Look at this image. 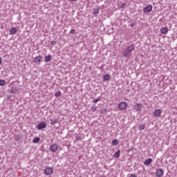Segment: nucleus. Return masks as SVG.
Wrapping results in <instances>:
<instances>
[{
    "label": "nucleus",
    "mask_w": 177,
    "mask_h": 177,
    "mask_svg": "<svg viewBox=\"0 0 177 177\" xmlns=\"http://www.w3.org/2000/svg\"><path fill=\"white\" fill-rule=\"evenodd\" d=\"M161 113L160 109H156L153 112V115L155 117H160L161 115Z\"/></svg>",
    "instance_id": "nucleus-9"
},
{
    "label": "nucleus",
    "mask_w": 177,
    "mask_h": 177,
    "mask_svg": "<svg viewBox=\"0 0 177 177\" xmlns=\"http://www.w3.org/2000/svg\"><path fill=\"white\" fill-rule=\"evenodd\" d=\"M164 175V170L162 169H158L156 171V176L157 177H162Z\"/></svg>",
    "instance_id": "nucleus-7"
},
{
    "label": "nucleus",
    "mask_w": 177,
    "mask_h": 177,
    "mask_svg": "<svg viewBox=\"0 0 177 177\" xmlns=\"http://www.w3.org/2000/svg\"><path fill=\"white\" fill-rule=\"evenodd\" d=\"M125 6H127V4L125 3H123L121 4L120 8V9H124V8H125Z\"/></svg>",
    "instance_id": "nucleus-24"
},
{
    "label": "nucleus",
    "mask_w": 177,
    "mask_h": 177,
    "mask_svg": "<svg viewBox=\"0 0 177 177\" xmlns=\"http://www.w3.org/2000/svg\"><path fill=\"white\" fill-rule=\"evenodd\" d=\"M161 34L166 35L168 34V28L167 27H162L160 29Z\"/></svg>",
    "instance_id": "nucleus-10"
},
{
    "label": "nucleus",
    "mask_w": 177,
    "mask_h": 177,
    "mask_svg": "<svg viewBox=\"0 0 177 177\" xmlns=\"http://www.w3.org/2000/svg\"><path fill=\"white\" fill-rule=\"evenodd\" d=\"M37 128L39 129V131H41V129H45V128H46V122H41L39 123L37 126Z\"/></svg>",
    "instance_id": "nucleus-3"
},
{
    "label": "nucleus",
    "mask_w": 177,
    "mask_h": 177,
    "mask_svg": "<svg viewBox=\"0 0 177 177\" xmlns=\"http://www.w3.org/2000/svg\"><path fill=\"white\" fill-rule=\"evenodd\" d=\"M142 107H143V104H136L134 106V109L136 110V111H140V110H142Z\"/></svg>",
    "instance_id": "nucleus-8"
},
{
    "label": "nucleus",
    "mask_w": 177,
    "mask_h": 177,
    "mask_svg": "<svg viewBox=\"0 0 177 177\" xmlns=\"http://www.w3.org/2000/svg\"><path fill=\"white\" fill-rule=\"evenodd\" d=\"M129 177H138L135 174H131Z\"/></svg>",
    "instance_id": "nucleus-29"
},
{
    "label": "nucleus",
    "mask_w": 177,
    "mask_h": 177,
    "mask_svg": "<svg viewBox=\"0 0 177 177\" xmlns=\"http://www.w3.org/2000/svg\"><path fill=\"white\" fill-rule=\"evenodd\" d=\"M42 60V57L41 55L37 56L35 58V63H39Z\"/></svg>",
    "instance_id": "nucleus-14"
},
{
    "label": "nucleus",
    "mask_w": 177,
    "mask_h": 177,
    "mask_svg": "<svg viewBox=\"0 0 177 177\" xmlns=\"http://www.w3.org/2000/svg\"><path fill=\"white\" fill-rule=\"evenodd\" d=\"M82 139V137L78 136H76V140H77V142L80 141V140H81Z\"/></svg>",
    "instance_id": "nucleus-26"
},
{
    "label": "nucleus",
    "mask_w": 177,
    "mask_h": 177,
    "mask_svg": "<svg viewBox=\"0 0 177 177\" xmlns=\"http://www.w3.org/2000/svg\"><path fill=\"white\" fill-rule=\"evenodd\" d=\"M118 109H120V110H125V109H127V102H122L119 103Z\"/></svg>",
    "instance_id": "nucleus-5"
},
{
    "label": "nucleus",
    "mask_w": 177,
    "mask_h": 177,
    "mask_svg": "<svg viewBox=\"0 0 177 177\" xmlns=\"http://www.w3.org/2000/svg\"><path fill=\"white\" fill-rule=\"evenodd\" d=\"M17 32V29L13 27L10 30V35H15Z\"/></svg>",
    "instance_id": "nucleus-11"
},
{
    "label": "nucleus",
    "mask_w": 177,
    "mask_h": 177,
    "mask_svg": "<svg viewBox=\"0 0 177 177\" xmlns=\"http://www.w3.org/2000/svg\"><path fill=\"white\" fill-rule=\"evenodd\" d=\"M50 151L52 153H56L57 150L59 149V145L56 144H53L50 146Z\"/></svg>",
    "instance_id": "nucleus-2"
},
{
    "label": "nucleus",
    "mask_w": 177,
    "mask_h": 177,
    "mask_svg": "<svg viewBox=\"0 0 177 177\" xmlns=\"http://www.w3.org/2000/svg\"><path fill=\"white\" fill-rule=\"evenodd\" d=\"M114 157L115 158H118L120 157V150L115 153Z\"/></svg>",
    "instance_id": "nucleus-22"
},
{
    "label": "nucleus",
    "mask_w": 177,
    "mask_h": 177,
    "mask_svg": "<svg viewBox=\"0 0 177 177\" xmlns=\"http://www.w3.org/2000/svg\"><path fill=\"white\" fill-rule=\"evenodd\" d=\"M56 44H57V41H52L50 42V45H52V46L56 45Z\"/></svg>",
    "instance_id": "nucleus-27"
},
{
    "label": "nucleus",
    "mask_w": 177,
    "mask_h": 177,
    "mask_svg": "<svg viewBox=\"0 0 177 177\" xmlns=\"http://www.w3.org/2000/svg\"><path fill=\"white\" fill-rule=\"evenodd\" d=\"M100 177H106L105 176H101Z\"/></svg>",
    "instance_id": "nucleus-34"
},
{
    "label": "nucleus",
    "mask_w": 177,
    "mask_h": 177,
    "mask_svg": "<svg viewBox=\"0 0 177 177\" xmlns=\"http://www.w3.org/2000/svg\"><path fill=\"white\" fill-rule=\"evenodd\" d=\"M153 162V159L148 158L144 162V165L148 166L149 164H151Z\"/></svg>",
    "instance_id": "nucleus-13"
},
{
    "label": "nucleus",
    "mask_w": 177,
    "mask_h": 177,
    "mask_svg": "<svg viewBox=\"0 0 177 177\" xmlns=\"http://www.w3.org/2000/svg\"><path fill=\"white\" fill-rule=\"evenodd\" d=\"M44 174L45 175H47V176L52 175V174H53V168L52 167L46 168L44 170Z\"/></svg>",
    "instance_id": "nucleus-4"
},
{
    "label": "nucleus",
    "mask_w": 177,
    "mask_h": 177,
    "mask_svg": "<svg viewBox=\"0 0 177 177\" xmlns=\"http://www.w3.org/2000/svg\"><path fill=\"white\" fill-rule=\"evenodd\" d=\"M71 2H75V1H77V0H70Z\"/></svg>",
    "instance_id": "nucleus-33"
},
{
    "label": "nucleus",
    "mask_w": 177,
    "mask_h": 177,
    "mask_svg": "<svg viewBox=\"0 0 177 177\" xmlns=\"http://www.w3.org/2000/svg\"><path fill=\"white\" fill-rule=\"evenodd\" d=\"M39 140H41V139L39 138V137H36L33 139L32 142L33 143H39Z\"/></svg>",
    "instance_id": "nucleus-17"
},
{
    "label": "nucleus",
    "mask_w": 177,
    "mask_h": 177,
    "mask_svg": "<svg viewBox=\"0 0 177 177\" xmlns=\"http://www.w3.org/2000/svg\"><path fill=\"white\" fill-rule=\"evenodd\" d=\"M131 27H135V23L131 24Z\"/></svg>",
    "instance_id": "nucleus-31"
},
{
    "label": "nucleus",
    "mask_w": 177,
    "mask_h": 177,
    "mask_svg": "<svg viewBox=\"0 0 177 177\" xmlns=\"http://www.w3.org/2000/svg\"><path fill=\"white\" fill-rule=\"evenodd\" d=\"M99 12H100V7L94 9L93 11V15H96L99 13Z\"/></svg>",
    "instance_id": "nucleus-16"
},
{
    "label": "nucleus",
    "mask_w": 177,
    "mask_h": 177,
    "mask_svg": "<svg viewBox=\"0 0 177 177\" xmlns=\"http://www.w3.org/2000/svg\"><path fill=\"white\" fill-rule=\"evenodd\" d=\"M5 85V80H0V86H3Z\"/></svg>",
    "instance_id": "nucleus-25"
},
{
    "label": "nucleus",
    "mask_w": 177,
    "mask_h": 177,
    "mask_svg": "<svg viewBox=\"0 0 177 177\" xmlns=\"http://www.w3.org/2000/svg\"><path fill=\"white\" fill-rule=\"evenodd\" d=\"M55 96L56 97H59V96H62V92L60 91H58L57 92L55 93Z\"/></svg>",
    "instance_id": "nucleus-21"
},
{
    "label": "nucleus",
    "mask_w": 177,
    "mask_h": 177,
    "mask_svg": "<svg viewBox=\"0 0 177 177\" xmlns=\"http://www.w3.org/2000/svg\"><path fill=\"white\" fill-rule=\"evenodd\" d=\"M50 121L51 125H56V124L57 123V119H55L53 120H50Z\"/></svg>",
    "instance_id": "nucleus-18"
},
{
    "label": "nucleus",
    "mask_w": 177,
    "mask_h": 177,
    "mask_svg": "<svg viewBox=\"0 0 177 177\" xmlns=\"http://www.w3.org/2000/svg\"><path fill=\"white\" fill-rule=\"evenodd\" d=\"M51 59H52V55H48L46 56L44 58L45 63H49V62H50Z\"/></svg>",
    "instance_id": "nucleus-12"
},
{
    "label": "nucleus",
    "mask_w": 177,
    "mask_h": 177,
    "mask_svg": "<svg viewBox=\"0 0 177 177\" xmlns=\"http://www.w3.org/2000/svg\"><path fill=\"white\" fill-rule=\"evenodd\" d=\"M71 34H75V30L74 29H71V30L70 31Z\"/></svg>",
    "instance_id": "nucleus-28"
},
{
    "label": "nucleus",
    "mask_w": 177,
    "mask_h": 177,
    "mask_svg": "<svg viewBox=\"0 0 177 177\" xmlns=\"http://www.w3.org/2000/svg\"><path fill=\"white\" fill-rule=\"evenodd\" d=\"M95 110H96V107H95V108H94V107H92V111H95Z\"/></svg>",
    "instance_id": "nucleus-30"
},
{
    "label": "nucleus",
    "mask_w": 177,
    "mask_h": 177,
    "mask_svg": "<svg viewBox=\"0 0 177 177\" xmlns=\"http://www.w3.org/2000/svg\"><path fill=\"white\" fill-rule=\"evenodd\" d=\"M2 64V59L0 58V64Z\"/></svg>",
    "instance_id": "nucleus-32"
},
{
    "label": "nucleus",
    "mask_w": 177,
    "mask_h": 177,
    "mask_svg": "<svg viewBox=\"0 0 177 177\" xmlns=\"http://www.w3.org/2000/svg\"><path fill=\"white\" fill-rule=\"evenodd\" d=\"M151 10H153V6H151V5L147 6L143 10V11L145 13H149V12H151Z\"/></svg>",
    "instance_id": "nucleus-6"
},
{
    "label": "nucleus",
    "mask_w": 177,
    "mask_h": 177,
    "mask_svg": "<svg viewBox=\"0 0 177 177\" xmlns=\"http://www.w3.org/2000/svg\"><path fill=\"white\" fill-rule=\"evenodd\" d=\"M145 128H146V125H145V124H140L138 127L139 131H143V129H145Z\"/></svg>",
    "instance_id": "nucleus-19"
},
{
    "label": "nucleus",
    "mask_w": 177,
    "mask_h": 177,
    "mask_svg": "<svg viewBox=\"0 0 177 177\" xmlns=\"http://www.w3.org/2000/svg\"><path fill=\"white\" fill-rule=\"evenodd\" d=\"M117 145H118V140L115 139L112 141V145L113 146H117Z\"/></svg>",
    "instance_id": "nucleus-20"
},
{
    "label": "nucleus",
    "mask_w": 177,
    "mask_h": 177,
    "mask_svg": "<svg viewBox=\"0 0 177 177\" xmlns=\"http://www.w3.org/2000/svg\"><path fill=\"white\" fill-rule=\"evenodd\" d=\"M110 78H111V76H110V75L108 74L103 76L104 81H110Z\"/></svg>",
    "instance_id": "nucleus-15"
},
{
    "label": "nucleus",
    "mask_w": 177,
    "mask_h": 177,
    "mask_svg": "<svg viewBox=\"0 0 177 177\" xmlns=\"http://www.w3.org/2000/svg\"><path fill=\"white\" fill-rule=\"evenodd\" d=\"M100 99H102L100 97H97L96 99L93 100V102L97 103V102L100 101Z\"/></svg>",
    "instance_id": "nucleus-23"
},
{
    "label": "nucleus",
    "mask_w": 177,
    "mask_h": 177,
    "mask_svg": "<svg viewBox=\"0 0 177 177\" xmlns=\"http://www.w3.org/2000/svg\"><path fill=\"white\" fill-rule=\"evenodd\" d=\"M135 49V46L133 44H131L129 46H128L126 50L123 53V56L124 57H128V55L132 52Z\"/></svg>",
    "instance_id": "nucleus-1"
}]
</instances>
